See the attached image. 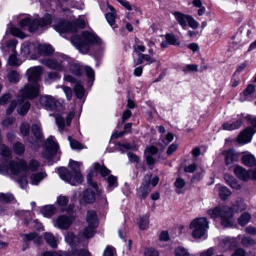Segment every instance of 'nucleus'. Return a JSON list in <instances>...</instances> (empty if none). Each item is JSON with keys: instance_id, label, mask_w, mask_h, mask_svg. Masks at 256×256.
I'll use <instances>...</instances> for the list:
<instances>
[{"instance_id": "1", "label": "nucleus", "mask_w": 256, "mask_h": 256, "mask_svg": "<svg viewBox=\"0 0 256 256\" xmlns=\"http://www.w3.org/2000/svg\"><path fill=\"white\" fill-rule=\"evenodd\" d=\"M246 204L242 198H238L232 207L228 206H218L207 211V214L212 218H220L221 224L224 228H229L232 226V217L234 211L238 212L246 208Z\"/></svg>"}, {"instance_id": "2", "label": "nucleus", "mask_w": 256, "mask_h": 256, "mask_svg": "<svg viewBox=\"0 0 256 256\" xmlns=\"http://www.w3.org/2000/svg\"><path fill=\"white\" fill-rule=\"evenodd\" d=\"M40 166L38 161L31 160L28 166L23 160H20L18 163L14 161L8 162V166L5 164H0V173L2 174H8L10 171V173L14 176L18 174L21 171L26 172L28 169L32 171H36Z\"/></svg>"}, {"instance_id": "3", "label": "nucleus", "mask_w": 256, "mask_h": 256, "mask_svg": "<svg viewBox=\"0 0 256 256\" xmlns=\"http://www.w3.org/2000/svg\"><path fill=\"white\" fill-rule=\"evenodd\" d=\"M71 42L78 50L82 53H87L90 50V45L100 44L102 40L96 35L92 32L84 31L81 36H73Z\"/></svg>"}, {"instance_id": "4", "label": "nucleus", "mask_w": 256, "mask_h": 256, "mask_svg": "<svg viewBox=\"0 0 256 256\" xmlns=\"http://www.w3.org/2000/svg\"><path fill=\"white\" fill-rule=\"evenodd\" d=\"M80 163L76 161L70 160L69 165L71 172L64 168H60L58 169L60 177L65 182L72 186H76L82 182L83 178L80 172Z\"/></svg>"}, {"instance_id": "5", "label": "nucleus", "mask_w": 256, "mask_h": 256, "mask_svg": "<svg viewBox=\"0 0 256 256\" xmlns=\"http://www.w3.org/2000/svg\"><path fill=\"white\" fill-rule=\"evenodd\" d=\"M22 53L24 55H28L38 52V54L33 58L40 57L41 54L50 56L53 54L54 50L52 46L48 44H36L34 43H28L24 44L21 48Z\"/></svg>"}, {"instance_id": "6", "label": "nucleus", "mask_w": 256, "mask_h": 256, "mask_svg": "<svg viewBox=\"0 0 256 256\" xmlns=\"http://www.w3.org/2000/svg\"><path fill=\"white\" fill-rule=\"evenodd\" d=\"M208 228V222L204 217L196 218L190 224V228L192 230V236L195 238L204 237L206 240L207 238L206 232Z\"/></svg>"}, {"instance_id": "7", "label": "nucleus", "mask_w": 256, "mask_h": 256, "mask_svg": "<svg viewBox=\"0 0 256 256\" xmlns=\"http://www.w3.org/2000/svg\"><path fill=\"white\" fill-rule=\"evenodd\" d=\"M84 22L82 20H76L75 24H72L66 21H62L58 26H56L55 29L60 34L63 33H73L76 32L77 28H84Z\"/></svg>"}, {"instance_id": "8", "label": "nucleus", "mask_w": 256, "mask_h": 256, "mask_svg": "<svg viewBox=\"0 0 256 256\" xmlns=\"http://www.w3.org/2000/svg\"><path fill=\"white\" fill-rule=\"evenodd\" d=\"M40 86L38 82L26 85L19 92V96L23 98L33 99L39 94Z\"/></svg>"}, {"instance_id": "9", "label": "nucleus", "mask_w": 256, "mask_h": 256, "mask_svg": "<svg viewBox=\"0 0 256 256\" xmlns=\"http://www.w3.org/2000/svg\"><path fill=\"white\" fill-rule=\"evenodd\" d=\"M54 137L50 136L45 142V150L42 154L44 158L49 161L53 160L54 156L58 150V144L54 141Z\"/></svg>"}, {"instance_id": "10", "label": "nucleus", "mask_w": 256, "mask_h": 256, "mask_svg": "<svg viewBox=\"0 0 256 256\" xmlns=\"http://www.w3.org/2000/svg\"><path fill=\"white\" fill-rule=\"evenodd\" d=\"M234 172L236 176L242 181L256 180V170L250 169L248 170L242 166L237 165L235 166Z\"/></svg>"}, {"instance_id": "11", "label": "nucleus", "mask_w": 256, "mask_h": 256, "mask_svg": "<svg viewBox=\"0 0 256 256\" xmlns=\"http://www.w3.org/2000/svg\"><path fill=\"white\" fill-rule=\"evenodd\" d=\"M40 102L44 108L50 110H56L61 106L60 102L57 98L49 95L42 96L40 98Z\"/></svg>"}, {"instance_id": "12", "label": "nucleus", "mask_w": 256, "mask_h": 256, "mask_svg": "<svg viewBox=\"0 0 256 256\" xmlns=\"http://www.w3.org/2000/svg\"><path fill=\"white\" fill-rule=\"evenodd\" d=\"M240 239V235H238L236 238L226 236L223 238L222 239L219 245L220 250L224 252L233 250L238 246V241Z\"/></svg>"}, {"instance_id": "13", "label": "nucleus", "mask_w": 256, "mask_h": 256, "mask_svg": "<svg viewBox=\"0 0 256 256\" xmlns=\"http://www.w3.org/2000/svg\"><path fill=\"white\" fill-rule=\"evenodd\" d=\"M52 16L48 14H46L40 20L36 19L30 20L28 30L30 32L36 31L39 28H44L50 24L52 22Z\"/></svg>"}, {"instance_id": "14", "label": "nucleus", "mask_w": 256, "mask_h": 256, "mask_svg": "<svg viewBox=\"0 0 256 256\" xmlns=\"http://www.w3.org/2000/svg\"><path fill=\"white\" fill-rule=\"evenodd\" d=\"M66 114V124L65 123V120L64 117L60 114H50V116H54L56 122V125L58 126L59 130L62 132L64 130L66 126V125L68 126H70L71 124V121L72 119L74 118L75 113L74 112H70L68 113H67Z\"/></svg>"}, {"instance_id": "15", "label": "nucleus", "mask_w": 256, "mask_h": 256, "mask_svg": "<svg viewBox=\"0 0 256 256\" xmlns=\"http://www.w3.org/2000/svg\"><path fill=\"white\" fill-rule=\"evenodd\" d=\"M244 114H238L236 118L232 119L231 122H226L222 125L224 130L232 131L240 128L244 124Z\"/></svg>"}, {"instance_id": "16", "label": "nucleus", "mask_w": 256, "mask_h": 256, "mask_svg": "<svg viewBox=\"0 0 256 256\" xmlns=\"http://www.w3.org/2000/svg\"><path fill=\"white\" fill-rule=\"evenodd\" d=\"M256 132V130L252 126H248L240 133L237 138V142L242 144L250 142Z\"/></svg>"}, {"instance_id": "17", "label": "nucleus", "mask_w": 256, "mask_h": 256, "mask_svg": "<svg viewBox=\"0 0 256 256\" xmlns=\"http://www.w3.org/2000/svg\"><path fill=\"white\" fill-rule=\"evenodd\" d=\"M74 220V218L72 216H67L66 215H62L59 216L54 222V225L55 227L62 230L68 229Z\"/></svg>"}, {"instance_id": "18", "label": "nucleus", "mask_w": 256, "mask_h": 256, "mask_svg": "<svg viewBox=\"0 0 256 256\" xmlns=\"http://www.w3.org/2000/svg\"><path fill=\"white\" fill-rule=\"evenodd\" d=\"M42 68L40 66H34L30 68L26 71L28 80L34 82H37L40 80L42 74Z\"/></svg>"}, {"instance_id": "19", "label": "nucleus", "mask_w": 256, "mask_h": 256, "mask_svg": "<svg viewBox=\"0 0 256 256\" xmlns=\"http://www.w3.org/2000/svg\"><path fill=\"white\" fill-rule=\"evenodd\" d=\"M222 154L224 156V162L228 166L237 162L240 156V154L232 148L222 151Z\"/></svg>"}, {"instance_id": "20", "label": "nucleus", "mask_w": 256, "mask_h": 256, "mask_svg": "<svg viewBox=\"0 0 256 256\" xmlns=\"http://www.w3.org/2000/svg\"><path fill=\"white\" fill-rule=\"evenodd\" d=\"M40 62L50 69L56 70H63V66L62 64L54 58L40 59Z\"/></svg>"}, {"instance_id": "21", "label": "nucleus", "mask_w": 256, "mask_h": 256, "mask_svg": "<svg viewBox=\"0 0 256 256\" xmlns=\"http://www.w3.org/2000/svg\"><path fill=\"white\" fill-rule=\"evenodd\" d=\"M255 90L256 87L254 84H248L246 88L243 92V93L240 94V101L244 102L247 100H250Z\"/></svg>"}, {"instance_id": "22", "label": "nucleus", "mask_w": 256, "mask_h": 256, "mask_svg": "<svg viewBox=\"0 0 256 256\" xmlns=\"http://www.w3.org/2000/svg\"><path fill=\"white\" fill-rule=\"evenodd\" d=\"M242 162L246 166L254 167L253 170H256V159L254 155L248 154L244 155L241 158Z\"/></svg>"}, {"instance_id": "23", "label": "nucleus", "mask_w": 256, "mask_h": 256, "mask_svg": "<svg viewBox=\"0 0 256 256\" xmlns=\"http://www.w3.org/2000/svg\"><path fill=\"white\" fill-rule=\"evenodd\" d=\"M96 200L95 194L94 191L86 190L82 194L81 202L86 204L93 203Z\"/></svg>"}, {"instance_id": "24", "label": "nucleus", "mask_w": 256, "mask_h": 256, "mask_svg": "<svg viewBox=\"0 0 256 256\" xmlns=\"http://www.w3.org/2000/svg\"><path fill=\"white\" fill-rule=\"evenodd\" d=\"M86 220L88 225L92 226H98L97 216L94 210H90L88 211Z\"/></svg>"}, {"instance_id": "25", "label": "nucleus", "mask_w": 256, "mask_h": 256, "mask_svg": "<svg viewBox=\"0 0 256 256\" xmlns=\"http://www.w3.org/2000/svg\"><path fill=\"white\" fill-rule=\"evenodd\" d=\"M174 15L178 23L183 28H186L187 26V22L190 15L185 14L180 12H174Z\"/></svg>"}, {"instance_id": "26", "label": "nucleus", "mask_w": 256, "mask_h": 256, "mask_svg": "<svg viewBox=\"0 0 256 256\" xmlns=\"http://www.w3.org/2000/svg\"><path fill=\"white\" fill-rule=\"evenodd\" d=\"M156 60L151 56L148 54H138V58L135 65L142 64L144 62H146L147 64H150L154 62Z\"/></svg>"}, {"instance_id": "27", "label": "nucleus", "mask_w": 256, "mask_h": 256, "mask_svg": "<svg viewBox=\"0 0 256 256\" xmlns=\"http://www.w3.org/2000/svg\"><path fill=\"white\" fill-rule=\"evenodd\" d=\"M56 212V208L54 205H46L43 206L40 210L42 214L47 218L52 216Z\"/></svg>"}, {"instance_id": "28", "label": "nucleus", "mask_w": 256, "mask_h": 256, "mask_svg": "<svg viewBox=\"0 0 256 256\" xmlns=\"http://www.w3.org/2000/svg\"><path fill=\"white\" fill-rule=\"evenodd\" d=\"M138 224L140 230H144L148 228L149 224V216L148 214L140 216L138 218Z\"/></svg>"}, {"instance_id": "29", "label": "nucleus", "mask_w": 256, "mask_h": 256, "mask_svg": "<svg viewBox=\"0 0 256 256\" xmlns=\"http://www.w3.org/2000/svg\"><path fill=\"white\" fill-rule=\"evenodd\" d=\"M106 181L108 184L107 190L108 192L112 191L118 186L117 177L113 175L108 176L106 178Z\"/></svg>"}, {"instance_id": "30", "label": "nucleus", "mask_w": 256, "mask_h": 256, "mask_svg": "<svg viewBox=\"0 0 256 256\" xmlns=\"http://www.w3.org/2000/svg\"><path fill=\"white\" fill-rule=\"evenodd\" d=\"M66 242L71 246H74L78 243V238L73 232H68L65 236Z\"/></svg>"}, {"instance_id": "31", "label": "nucleus", "mask_w": 256, "mask_h": 256, "mask_svg": "<svg viewBox=\"0 0 256 256\" xmlns=\"http://www.w3.org/2000/svg\"><path fill=\"white\" fill-rule=\"evenodd\" d=\"M44 238L46 242L52 248L57 247V240L52 234L46 233Z\"/></svg>"}, {"instance_id": "32", "label": "nucleus", "mask_w": 256, "mask_h": 256, "mask_svg": "<svg viewBox=\"0 0 256 256\" xmlns=\"http://www.w3.org/2000/svg\"><path fill=\"white\" fill-rule=\"evenodd\" d=\"M70 70L72 74L79 76L82 72L83 68L80 64L74 63L70 66Z\"/></svg>"}, {"instance_id": "33", "label": "nucleus", "mask_w": 256, "mask_h": 256, "mask_svg": "<svg viewBox=\"0 0 256 256\" xmlns=\"http://www.w3.org/2000/svg\"><path fill=\"white\" fill-rule=\"evenodd\" d=\"M46 176L45 172H38L32 174L30 176L31 183L34 185H38V183Z\"/></svg>"}, {"instance_id": "34", "label": "nucleus", "mask_w": 256, "mask_h": 256, "mask_svg": "<svg viewBox=\"0 0 256 256\" xmlns=\"http://www.w3.org/2000/svg\"><path fill=\"white\" fill-rule=\"evenodd\" d=\"M94 168L96 170L98 171L100 176L102 177L108 176L110 172V170L104 166H101L98 163H96L94 164Z\"/></svg>"}, {"instance_id": "35", "label": "nucleus", "mask_w": 256, "mask_h": 256, "mask_svg": "<svg viewBox=\"0 0 256 256\" xmlns=\"http://www.w3.org/2000/svg\"><path fill=\"white\" fill-rule=\"evenodd\" d=\"M74 92L77 98L81 99L85 94V90L84 86L80 84H76L74 87Z\"/></svg>"}, {"instance_id": "36", "label": "nucleus", "mask_w": 256, "mask_h": 256, "mask_svg": "<svg viewBox=\"0 0 256 256\" xmlns=\"http://www.w3.org/2000/svg\"><path fill=\"white\" fill-rule=\"evenodd\" d=\"M96 226H92L90 225L80 232V235L84 238H89L93 236L94 234V230Z\"/></svg>"}, {"instance_id": "37", "label": "nucleus", "mask_w": 256, "mask_h": 256, "mask_svg": "<svg viewBox=\"0 0 256 256\" xmlns=\"http://www.w3.org/2000/svg\"><path fill=\"white\" fill-rule=\"evenodd\" d=\"M250 218L251 216L250 214L244 212L238 218V223L240 226H244L248 223Z\"/></svg>"}, {"instance_id": "38", "label": "nucleus", "mask_w": 256, "mask_h": 256, "mask_svg": "<svg viewBox=\"0 0 256 256\" xmlns=\"http://www.w3.org/2000/svg\"><path fill=\"white\" fill-rule=\"evenodd\" d=\"M68 256H90V252L86 249L74 250L70 254H68Z\"/></svg>"}, {"instance_id": "39", "label": "nucleus", "mask_w": 256, "mask_h": 256, "mask_svg": "<svg viewBox=\"0 0 256 256\" xmlns=\"http://www.w3.org/2000/svg\"><path fill=\"white\" fill-rule=\"evenodd\" d=\"M14 198V196L10 193H0V202L2 204H7L12 202Z\"/></svg>"}, {"instance_id": "40", "label": "nucleus", "mask_w": 256, "mask_h": 256, "mask_svg": "<svg viewBox=\"0 0 256 256\" xmlns=\"http://www.w3.org/2000/svg\"><path fill=\"white\" fill-rule=\"evenodd\" d=\"M32 132L36 139H40L42 136V128L40 124H34L32 128Z\"/></svg>"}, {"instance_id": "41", "label": "nucleus", "mask_w": 256, "mask_h": 256, "mask_svg": "<svg viewBox=\"0 0 256 256\" xmlns=\"http://www.w3.org/2000/svg\"><path fill=\"white\" fill-rule=\"evenodd\" d=\"M148 184H142L138 190V196L142 198H145L148 194Z\"/></svg>"}, {"instance_id": "42", "label": "nucleus", "mask_w": 256, "mask_h": 256, "mask_svg": "<svg viewBox=\"0 0 256 256\" xmlns=\"http://www.w3.org/2000/svg\"><path fill=\"white\" fill-rule=\"evenodd\" d=\"M231 194L230 190L226 186H221L219 190V195L222 200H225Z\"/></svg>"}, {"instance_id": "43", "label": "nucleus", "mask_w": 256, "mask_h": 256, "mask_svg": "<svg viewBox=\"0 0 256 256\" xmlns=\"http://www.w3.org/2000/svg\"><path fill=\"white\" fill-rule=\"evenodd\" d=\"M116 14L114 12H108L105 14L106 18L109 24L113 28L116 27L115 24Z\"/></svg>"}, {"instance_id": "44", "label": "nucleus", "mask_w": 256, "mask_h": 256, "mask_svg": "<svg viewBox=\"0 0 256 256\" xmlns=\"http://www.w3.org/2000/svg\"><path fill=\"white\" fill-rule=\"evenodd\" d=\"M30 108V104L28 102H25L22 106L18 108V112L22 115L24 116L28 112Z\"/></svg>"}, {"instance_id": "45", "label": "nucleus", "mask_w": 256, "mask_h": 256, "mask_svg": "<svg viewBox=\"0 0 256 256\" xmlns=\"http://www.w3.org/2000/svg\"><path fill=\"white\" fill-rule=\"evenodd\" d=\"M13 149L14 152L18 155H22L24 151V146L20 142H16L14 144Z\"/></svg>"}, {"instance_id": "46", "label": "nucleus", "mask_w": 256, "mask_h": 256, "mask_svg": "<svg viewBox=\"0 0 256 256\" xmlns=\"http://www.w3.org/2000/svg\"><path fill=\"white\" fill-rule=\"evenodd\" d=\"M68 140L70 142V147L73 150H80L83 148L82 144L78 140L73 139L71 136H68Z\"/></svg>"}, {"instance_id": "47", "label": "nucleus", "mask_w": 256, "mask_h": 256, "mask_svg": "<svg viewBox=\"0 0 256 256\" xmlns=\"http://www.w3.org/2000/svg\"><path fill=\"white\" fill-rule=\"evenodd\" d=\"M242 244L245 247H249L255 244L254 240L250 237L244 236L241 240Z\"/></svg>"}, {"instance_id": "48", "label": "nucleus", "mask_w": 256, "mask_h": 256, "mask_svg": "<svg viewBox=\"0 0 256 256\" xmlns=\"http://www.w3.org/2000/svg\"><path fill=\"white\" fill-rule=\"evenodd\" d=\"M174 252L176 256H190L188 250L182 246L176 248Z\"/></svg>"}, {"instance_id": "49", "label": "nucleus", "mask_w": 256, "mask_h": 256, "mask_svg": "<svg viewBox=\"0 0 256 256\" xmlns=\"http://www.w3.org/2000/svg\"><path fill=\"white\" fill-rule=\"evenodd\" d=\"M10 32L12 35L21 38H24L26 36V34L17 28H12Z\"/></svg>"}, {"instance_id": "50", "label": "nucleus", "mask_w": 256, "mask_h": 256, "mask_svg": "<svg viewBox=\"0 0 256 256\" xmlns=\"http://www.w3.org/2000/svg\"><path fill=\"white\" fill-rule=\"evenodd\" d=\"M8 80L11 82H16L19 80V74L15 70L10 72L8 74Z\"/></svg>"}, {"instance_id": "51", "label": "nucleus", "mask_w": 256, "mask_h": 256, "mask_svg": "<svg viewBox=\"0 0 256 256\" xmlns=\"http://www.w3.org/2000/svg\"><path fill=\"white\" fill-rule=\"evenodd\" d=\"M8 63L9 65L12 66H18L20 64V62L18 61L14 54H11L8 60Z\"/></svg>"}, {"instance_id": "52", "label": "nucleus", "mask_w": 256, "mask_h": 256, "mask_svg": "<svg viewBox=\"0 0 256 256\" xmlns=\"http://www.w3.org/2000/svg\"><path fill=\"white\" fill-rule=\"evenodd\" d=\"M20 130L24 136L28 135L30 130V124L27 122H24L20 126Z\"/></svg>"}, {"instance_id": "53", "label": "nucleus", "mask_w": 256, "mask_h": 256, "mask_svg": "<svg viewBox=\"0 0 256 256\" xmlns=\"http://www.w3.org/2000/svg\"><path fill=\"white\" fill-rule=\"evenodd\" d=\"M166 38L168 42L170 44L178 45L180 44V42H178L177 38L173 35L166 34Z\"/></svg>"}, {"instance_id": "54", "label": "nucleus", "mask_w": 256, "mask_h": 256, "mask_svg": "<svg viewBox=\"0 0 256 256\" xmlns=\"http://www.w3.org/2000/svg\"><path fill=\"white\" fill-rule=\"evenodd\" d=\"M0 154L4 158H8L10 154V149L5 145L0 146Z\"/></svg>"}, {"instance_id": "55", "label": "nucleus", "mask_w": 256, "mask_h": 256, "mask_svg": "<svg viewBox=\"0 0 256 256\" xmlns=\"http://www.w3.org/2000/svg\"><path fill=\"white\" fill-rule=\"evenodd\" d=\"M198 66L196 64H187L182 68V70L185 73H188L191 72L198 71Z\"/></svg>"}, {"instance_id": "56", "label": "nucleus", "mask_w": 256, "mask_h": 256, "mask_svg": "<svg viewBox=\"0 0 256 256\" xmlns=\"http://www.w3.org/2000/svg\"><path fill=\"white\" fill-rule=\"evenodd\" d=\"M144 256H158L157 251L152 248H145Z\"/></svg>"}, {"instance_id": "57", "label": "nucleus", "mask_w": 256, "mask_h": 256, "mask_svg": "<svg viewBox=\"0 0 256 256\" xmlns=\"http://www.w3.org/2000/svg\"><path fill=\"white\" fill-rule=\"evenodd\" d=\"M188 20L187 22L188 24L190 27L193 29H196L198 26V22H197L191 16H188Z\"/></svg>"}, {"instance_id": "58", "label": "nucleus", "mask_w": 256, "mask_h": 256, "mask_svg": "<svg viewBox=\"0 0 256 256\" xmlns=\"http://www.w3.org/2000/svg\"><path fill=\"white\" fill-rule=\"evenodd\" d=\"M140 42L138 38H136V44L134 46V50L136 52L140 53L144 52L146 50L145 46L141 44H139Z\"/></svg>"}, {"instance_id": "59", "label": "nucleus", "mask_w": 256, "mask_h": 256, "mask_svg": "<svg viewBox=\"0 0 256 256\" xmlns=\"http://www.w3.org/2000/svg\"><path fill=\"white\" fill-rule=\"evenodd\" d=\"M87 77L90 80H94V70L90 66H86L84 68Z\"/></svg>"}, {"instance_id": "60", "label": "nucleus", "mask_w": 256, "mask_h": 256, "mask_svg": "<svg viewBox=\"0 0 256 256\" xmlns=\"http://www.w3.org/2000/svg\"><path fill=\"white\" fill-rule=\"evenodd\" d=\"M56 202L59 206H62L67 204L68 199L66 196H60L58 198Z\"/></svg>"}, {"instance_id": "61", "label": "nucleus", "mask_w": 256, "mask_h": 256, "mask_svg": "<svg viewBox=\"0 0 256 256\" xmlns=\"http://www.w3.org/2000/svg\"><path fill=\"white\" fill-rule=\"evenodd\" d=\"M215 252V248L214 247H210L206 250L200 252V256H212Z\"/></svg>"}, {"instance_id": "62", "label": "nucleus", "mask_w": 256, "mask_h": 256, "mask_svg": "<svg viewBox=\"0 0 256 256\" xmlns=\"http://www.w3.org/2000/svg\"><path fill=\"white\" fill-rule=\"evenodd\" d=\"M114 249L113 247L108 246L104 250L103 256H114Z\"/></svg>"}, {"instance_id": "63", "label": "nucleus", "mask_w": 256, "mask_h": 256, "mask_svg": "<svg viewBox=\"0 0 256 256\" xmlns=\"http://www.w3.org/2000/svg\"><path fill=\"white\" fill-rule=\"evenodd\" d=\"M42 256H68V253L64 252L62 254H59L56 252H45L42 253Z\"/></svg>"}, {"instance_id": "64", "label": "nucleus", "mask_w": 256, "mask_h": 256, "mask_svg": "<svg viewBox=\"0 0 256 256\" xmlns=\"http://www.w3.org/2000/svg\"><path fill=\"white\" fill-rule=\"evenodd\" d=\"M230 256H247L246 251L242 248L236 249Z\"/></svg>"}]
</instances>
